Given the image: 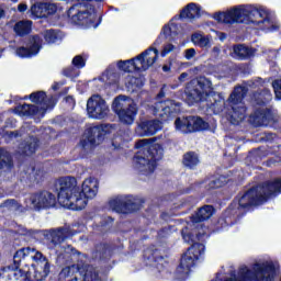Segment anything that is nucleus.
Here are the masks:
<instances>
[{
	"mask_svg": "<svg viewBox=\"0 0 281 281\" xmlns=\"http://www.w3.org/2000/svg\"><path fill=\"white\" fill-rule=\"evenodd\" d=\"M64 76H67V78H71L74 76V68L64 69Z\"/></svg>",
	"mask_w": 281,
	"mask_h": 281,
	"instance_id": "nucleus-46",
	"label": "nucleus"
},
{
	"mask_svg": "<svg viewBox=\"0 0 281 281\" xmlns=\"http://www.w3.org/2000/svg\"><path fill=\"white\" fill-rule=\"evenodd\" d=\"M182 162L187 168H194V166H199V156L195 153L189 151L184 154Z\"/></svg>",
	"mask_w": 281,
	"mask_h": 281,
	"instance_id": "nucleus-31",
	"label": "nucleus"
},
{
	"mask_svg": "<svg viewBox=\"0 0 281 281\" xmlns=\"http://www.w3.org/2000/svg\"><path fill=\"white\" fill-rule=\"evenodd\" d=\"M14 32L18 36H25V34H30L32 32V21H20L14 25Z\"/></svg>",
	"mask_w": 281,
	"mask_h": 281,
	"instance_id": "nucleus-30",
	"label": "nucleus"
},
{
	"mask_svg": "<svg viewBox=\"0 0 281 281\" xmlns=\"http://www.w3.org/2000/svg\"><path fill=\"white\" fill-rule=\"evenodd\" d=\"M80 4L72 5L68 10V16L74 21L77 25L80 23H85V19H89V13L87 11H80Z\"/></svg>",
	"mask_w": 281,
	"mask_h": 281,
	"instance_id": "nucleus-24",
	"label": "nucleus"
},
{
	"mask_svg": "<svg viewBox=\"0 0 281 281\" xmlns=\"http://www.w3.org/2000/svg\"><path fill=\"white\" fill-rule=\"evenodd\" d=\"M72 65L77 67V69H82V67L86 65L85 58L80 55L75 56L72 59Z\"/></svg>",
	"mask_w": 281,
	"mask_h": 281,
	"instance_id": "nucleus-41",
	"label": "nucleus"
},
{
	"mask_svg": "<svg viewBox=\"0 0 281 281\" xmlns=\"http://www.w3.org/2000/svg\"><path fill=\"white\" fill-rule=\"evenodd\" d=\"M186 78H188V72H182L179 77L180 82H184Z\"/></svg>",
	"mask_w": 281,
	"mask_h": 281,
	"instance_id": "nucleus-49",
	"label": "nucleus"
},
{
	"mask_svg": "<svg viewBox=\"0 0 281 281\" xmlns=\"http://www.w3.org/2000/svg\"><path fill=\"white\" fill-rule=\"evenodd\" d=\"M31 14L35 16V19H43L45 16V3H37L31 7Z\"/></svg>",
	"mask_w": 281,
	"mask_h": 281,
	"instance_id": "nucleus-35",
	"label": "nucleus"
},
{
	"mask_svg": "<svg viewBox=\"0 0 281 281\" xmlns=\"http://www.w3.org/2000/svg\"><path fill=\"white\" fill-rule=\"evenodd\" d=\"M14 113L16 115H20L21 117H25V116H30V115L41 116V114L38 113V106L32 105V104L18 105L14 109Z\"/></svg>",
	"mask_w": 281,
	"mask_h": 281,
	"instance_id": "nucleus-26",
	"label": "nucleus"
},
{
	"mask_svg": "<svg viewBox=\"0 0 281 281\" xmlns=\"http://www.w3.org/2000/svg\"><path fill=\"white\" fill-rule=\"evenodd\" d=\"M271 91L267 89L263 90V92L255 95V102H257V104H267V102H271Z\"/></svg>",
	"mask_w": 281,
	"mask_h": 281,
	"instance_id": "nucleus-36",
	"label": "nucleus"
},
{
	"mask_svg": "<svg viewBox=\"0 0 281 281\" xmlns=\"http://www.w3.org/2000/svg\"><path fill=\"white\" fill-rule=\"evenodd\" d=\"M101 80H109V82H117V74L111 71V70H106L102 77Z\"/></svg>",
	"mask_w": 281,
	"mask_h": 281,
	"instance_id": "nucleus-39",
	"label": "nucleus"
},
{
	"mask_svg": "<svg viewBox=\"0 0 281 281\" xmlns=\"http://www.w3.org/2000/svg\"><path fill=\"white\" fill-rule=\"evenodd\" d=\"M158 95H159V98H164V93L162 92H160Z\"/></svg>",
	"mask_w": 281,
	"mask_h": 281,
	"instance_id": "nucleus-54",
	"label": "nucleus"
},
{
	"mask_svg": "<svg viewBox=\"0 0 281 281\" xmlns=\"http://www.w3.org/2000/svg\"><path fill=\"white\" fill-rule=\"evenodd\" d=\"M35 179H36V181H41V177H38V176Z\"/></svg>",
	"mask_w": 281,
	"mask_h": 281,
	"instance_id": "nucleus-55",
	"label": "nucleus"
},
{
	"mask_svg": "<svg viewBox=\"0 0 281 281\" xmlns=\"http://www.w3.org/2000/svg\"><path fill=\"white\" fill-rule=\"evenodd\" d=\"M281 193V179L267 181L248 190L238 201V210H247L251 205L266 203L271 196H278Z\"/></svg>",
	"mask_w": 281,
	"mask_h": 281,
	"instance_id": "nucleus-4",
	"label": "nucleus"
},
{
	"mask_svg": "<svg viewBox=\"0 0 281 281\" xmlns=\"http://www.w3.org/2000/svg\"><path fill=\"white\" fill-rule=\"evenodd\" d=\"M112 110L117 115L121 124L131 126L137 117V103L126 95H119L112 103Z\"/></svg>",
	"mask_w": 281,
	"mask_h": 281,
	"instance_id": "nucleus-9",
	"label": "nucleus"
},
{
	"mask_svg": "<svg viewBox=\"0 0 281 281\" xmlns=\"http://www.w3.org/2000/svg\"><path fill=\"white\" fill-rule=\"evenodd\" d=\"M66 100H74L71 97L66 98Z\"/></svg>",
	"mask_w": 281,
	"mask_h": 281,
	"instance_id": "nucleus-56",
	"label": "nucleus"
},
{
	"mask_svg": "<svg viewBox=\"0 0 281 281\" xmlns=\"http://www.w3.org/2000/svg\"><path fill=\"white\" fill-rule=\"evenodd\" d=\"M188 104H194V102H201L205 98H214L216 102L225 104V98L223 94L216 93L212 81L205 77H199L196 80H192L187 85L186 89Z\"/></svg>",
	"mask_w": 281,
	"mask_h": 281,
	"instance_id": "nucleus-5",
	"label": "nucleus"
},
{
	"mask_svg": "<svg viewBox=\"0 0 281 281\" xmlns=\"http://www.w3.org/2000/svg\"><path fill=\"white\" fill-rule=\"evenodd\" d=\"M235 58L239 60H245V58H249V56H254V48H249L243 44L234 46Z\"/></svg>",
	"mask_w": 281,
	"mask_h": 281,
	"instance_id": "nucleus-28",
	"label": "nucleus"
},
{
	"mask_svg": "<svg viewBox=\"0 0 281 281\" xmlns=\"http://www.w3.org/2000/svg\"><path fill=\"white\" fill-rule=\"evenodd\" d=\"M212 56H214V58H218V56H221V47L214 46L212 49Z\"/></svg>",
	"mask_w": 281,
	"mask_h": 281,
	"instance_id": "nucleus-45",
	"label": "nucleus"
},
{
	"mask_svg": "<svg viewBox=\"0 0 281 281\" xmlns=\"http://www.w3.org/2000/svg\"><path fill=\"white\" fill-rule=\"evenodd\" d=\"M125 87L127 91H137V89H142V87H144V79H142V77L135 78L128 75L125 78Z\"/></svg>",
	"mask_w": 281,
	"mask_h": 281,
	"instance_id": "nucleus-29",
	"label": "nucleus"
},
{
	"mask_svg": "<svg viewBox=\"0 0 281 281\" xmlns=\"http://www.w3.org/2000/svg\"><path fill=\"white\" fill-rule=\"evenodd\" d=\"M250 120L255 126H269V124H276V122H278V114L265 106H261L250 115Z\"/></svg>",
	"mask_w": 281,
	"mask_h": 281,
	"instance_id": "nucleus-18",
	"label": "nucleus"
},
{
	"mask_svg": "<svg viewBox=\"0 0 281 281\" xmlns=\"http://www.w3.org/2000/svg\"><path fill=\"white\" fill-rule=\"evenodd\" d=\"M110 111L109 104L100 94H93L88 99L87 113L92 120H104Z\"/></svg>",
	"mask_w": 281,
	"mask_h": 281,
	"instance_id": "nucleus-16",
	"label": "nucleus"
},
{
	"mask_svg": "<svg viewBox=\"0 0 281 281\" xmlns=\"http://www.w3.org/2000/svg\"><path fill=\"white\" fill-rule=\"evenodd\" d=\"M18 10H19V12H25V10H27V4H25V3H20V4L18 5Z\"/></svg>",
	"mask_w": 281,
	"mask_h": 281,
	"instance_id": "nucleus-48",
	"label": "nucleus"
},
{
	"mask_svg": "<svg viewBox=\"0 0 281 281\" xmlns=\"http://www.w3.org/2000/svg\"><path fill=\"white\" fill-rule=\"evenodd\" d=\"M191 42L193 45L202 48L212 47V35H203L202 33H194L191 36Z\"/></svg>",
	"mask_w": 281,
	"mask_h": 281,
	"instance_id": "nucleus-25",
	"label": "nucleus"
},
{
	"mask_svg": "<svg viewBox=\"0 0 281 281\" xmlns=\"http://www.w3.org/2000/svg\"><path fill=\"white\" fill-rule=\"evenodd\" d=\"M180 16L181 19H196V16H201V7L196 5V3H189L181 11Z\"/></svg>",
	"mask_w": 281,
	"mask_h": 281,
	"instance_id": "nucleus-27",
	"label": "nucleus"
},
{
	"mask_svg": "<svg viewBox=\"0 0 281 281\" xmlns=\"http://www.w3.org/2000/svg\"><path fill=\"white\" fill-rule=\"evenodd\" d=\"M162 124L158 120L154 121H143L136 127V133L140 137H150L155 135L157 132L161 131Z\"/></svg>",
	"mask_w": 281,
	"mask_h": 281,
	"instance_id": "nucleus-21",
	"label": "nucleus"
},
{
	"mask_svg": "<svg viewBox=\"0 0 281 281\" xmlns=\"http://www.w3.org/2000/svg\"><path fill=\"white\" fill-rule=\"evenodd\" d=\"M225 178L220 177V178H212L211 180L205 181V188L206 190H214L216 188H223L225 184Z\"/></svg>",
	"mask_w": 281,
	"mask_h": 281,
	"instance_id": "nucleus-33",
	"label": "nucleus"
},
{
	"mask_svg": "<svg viewBox=\"0 0 281 281\" xmlns=\"http://www.w3.org/2000/svg\"><path fill=\"white\" fill-rule=\"evenodd\" d=\"M272 87H273V90H274V93H276V98L278 100H281V79L280 80H277L272 83Z\"/></svg>",
	"mask_w": 281,
	"mask_h": 281,
	"instance_id": "nucleus-43",
	"label": "nucleus"
},
{
	"mask_svg": "<svg viewBox=\"0 0 281 281\" xmlns=\"http://www.w3.org/2000/svg\"><path fill=\"white\" fill-rule=\"evenodd\" d=\"M3 16V9H0V19Z\"/></svg>",
	"mask_w": 281,
	"mask_h": 281,
	"instance_id": "nucleus-53",
	"label": "nucleus"
},
{
	"mask_svg": "<svg viewBox=\"0 0 281 281\" xmlns=\"http://www.w3.org/2000/svg\"><path fill=\"white\" fill-rule=\"evenodd\" d=\"M37 146H38V140L32 137L31 142L23 149L24 155H34V153H36Z\"/></svg>",
	"mask_w": 281,
	"mask_h": 281,
	"instance_id": "nucleus-37",
	"label": "nucleus"
},
{
	"mask_svg": "<svg viewBox=\"0 0 281 281\" xmlns=\"http://www.w3.org/2000/svg\"><path fill=\"white\" fill-rule=\"evenodd\" d=\"M94 1H102V0H94Z\"/></svg>",
	"mask_w": 281,
	"mask_h": 281,
	"instance_id": "nucleus-57",
	"label": "nucleus"
},
{
	"mask_svg": "<svg viewBox=\"0 0 281 281\" xmlns=\"http://www.w3.org/2000/svg\"><path fill=\"white\" fill-rule=\"evenodd\" d=\"M196 56V49L194 48H188L184 50V58L186 60H192Z\"/></svg>",
	"mask_w": 281,
	"mask_h": 281,
	"instance_id": "nucleus-44",
	"label": "nucleus"
},
{
	"mask_svg": "<svg viewBox=\"0 0 281 281\" xmlns=\"http://www.w3.org/2000/svg\"><path fill=\"white\" fill-rule=\"evenodd\" d=\"M27 210H47L56 205V195L49 191L35 193L25 200Z\"/></svg>",
	"mask_w": 281,
	"mask_h": 281,
	"instance_id": "nucleus-15",
	"label": "nucleus"
},
{
	"mask_svg": "<svg viewBox=\"0 0 281 281\" xmlns=\"http://www.w3.org/2000/svg\"><path fill=\"white\" fill-rule=\"evenodd\" d=\"M214 19L218 23H252L259 30H278V25L274 24L271 14L267 10L258 9L254 5L235 8L226 13H216Z\"/></svg>",
	"mask_w": 281,
	"mask_h": 281,
	"instance_id": "nucleus-2",
	"label": "nucleus"
},
{
	"mask_svg": "<svg viewBox=\"0 0 281 281\" xmlns=\"http://www.w3.org/2000/svg\"><path fill=\"white\" fill-rule=\"evenodd\" d=\"M30 98L32 102L38 104L35 106H37L41 117L45 115V111H47V109H52L56 104V100H54V98H49L47 100V95L43 91L34 92L30 95Z\"/></svg>",
	"mask_w": 281,
	"mask_h": 281,
	"instance_id": "nucleus-20",
	"label": "nucleus"
},
{
	"mask_svg": "<svg viewBox=\"0 0 281 281\" xmlns=\"http://www.w3.org/2000/svg\"><path fill=\"white\" fill-rule=\"evenodd\" d=\"M203 254H205V246L199 243L193 244L182 256L177 273L182 277L188 276L190 269L194 267L196 260H199Z\"/></svg>",
	"mask_w": 281,
	"mask_h": 281,
	"instance_id": "nucleus-12",
	"label": "nucleus"
},
{
	"mask_svg": "<svg viewBox=\"0 0 281 281\" xmlns=\"http://www.w3.org/2000/svg\"><path fill=\"white\" fill-rule=\"evenodd\" d=\"M98 188L99 183L95 178L83 180L80 189L76 178L65 177L59 179L57 201L61 207H66L67 210H85L87 207V201L98 196Z\"/></svg>",
	"mask_w": 281,
	"mask_h": 281,
	"instance_id": "nucleus-1",
	"label": "nucleus"
},
{
	"mask_svg": "<svg viewBox=\"0 0 281 281\" xmlns=\"http://www.w3.org/2000/svg\"><path fill=\"white\" fill-rule=\"evenodd\" d=\"M16 135H18V134H16L15 132H11V133L9 134V137H11V139H12V138H16Z\"/></svg>",
	"mask_w": 281,
	"mask_h": 281,
	"instance_id": "nucleus-51",
	"label": "nucleus"
},
{
	"mask_svg": "<svg viewBox=\"0 0 281 281\" xmlns=\"http://www.w3.org/2000/svg\"><path fill=\"white\" fill-rule=\"evenodd\" d=\"M172 52H177V46L173 44L167 43L164 45L160 55L164 57L168 56V54H172Z\"/></svg>",
	"mask_w": 281,
	"mask_h": 281,
	"instance_id": "nucleus-38",
	"label": "nucleus"
},
{
	"mask_svg": "<svg viewBox=\"0 0 281 281\" xmlns=\"http://www.w3.org/2000/svg\"><path fill=\"white\" fill-rule=\"evenodd\" d=\"M162 71H166V72L170 71V67L169 66H164Z\"/></svg>",
	"mask_w": 281,
	"mask_h": 281,
	"instance_id": "nucleus-52",
	"label": "nucleus"
},
{
	"mask_svg": "<svg viewBox=\"0 0 281 281\" xmlns=\"http://www.w3.org/2000/svg\"><path fill=\"white\" fill-rule=\"evenodd\" d=\"M209 124L199 116H182L175 121V128L178 133L188 135V133H196V131H205Z\"/></svg>",
	"mask_w": 281,
	"mask_h": 281,
	"instance_id": "nucleus-13",
	"label": "nucleus"
},
{
	"mask_svg": "<svg viewBox=\"0 0 281 281\" xmlns=\"http://www.w3.org/2000/svg\"><path fill=\"white\" fill-rule=\"evenodd\" d=\"M0 281H30V272L9 266L0 270Z\"/></svg>",
	"mask_w": 281,
	"mask_h": 281,
	"instance_id": "nucleus-19",
	"label": "nucleus"
},
{
	"mask_svg": "<svg viewBox=\"0 0 281 281\" xmlns=\"http://www.w3.org/2000/svg\"><path fill=\"white\" fill-rule=\"evenodd\" d=\"M111 210L123 214H132L137 212L144 205V200L134 195H116L109 201Z\"/></svg>",
	"mask_w": 281,
	"mask_h": 281,
	"instance_id": "nucleus-11",
	"label": "nucleus"
},
{
	"mask_svg": "<svg viewBox=\"0 0 281 281\" xmlns=\"http://www.w3.org/2000/svg\"><path fill=\"white\" fill-rule=\"evenodd\" d=\"M41 49V37L34 36L31 40V45L29 48L20 47L16 49L15 54L20 58H32V56H36Z\"/></svg>",
	"mask_w": 281,
	"mask_h": 281,
	"instance_id": "nucleus-23",
	"label": "nucleus"
},
{
	"mask_svg": "<svg viewBox=\"0 0 281 281\" xmlns=\"http://www.w3.org/2000/svg\"><path fill=\"white\" fill-rule=\"evenodd\" d=\"M45 16H49L52 14H56L58 11V7L55 3H45Z\"/></svg>",
	"mask_w": 281,
	"mask_h": 281,
	"instance_id": "nucleus-40",
	"label": "nucleus"
},
{
	"mask_svg": "<svg viewBox=\"0 0 281 281\" xmlns=\"http://www.w3.org/2000/svg\"><path fill=\"white\" fill-rule=\"evenodd\" d=\"M244 98L245 88L236 87L227 100L228 115L233 124L243 122L247 115V106H245V102H243Z\"/></svg>",
	"mask_w": 281,
	"mask_h": 281,
	"instance_id": "nucleus-10",
	"label": "nucleus"
},
{
	"mask_svg": "<svg viewBox=\"0 0 281 281\" xmlns=\"http://www.w3.org/2000/svg\"><path fill=\"white\" fill-rule=\"evenodd\" d=\"M216 35L218 36L220 41H225V38H227L225 33H216Z\"/></svg>",
	"mask_w": 281,
	"mask_h": 281,
	"instance_id": "nucleus-50",
	"label": "nucleus"
},
{
	"mask_svg": "<svg viewBox=\"0 0 281 281\" xmlns=\"http://www.w3.org/2000/svg\"><path fill=\"white\" fill-rule=\"evenodd\" d=\"M0 207L5 212V210H10L12 212H23L22 206L15 200H7L4 203L0 205Z\"/></svg>",
	"mask_w": 281,
	"mask_h": 281,
	"instance_id": "nucleus-34",
	"label": "nucleus"
},
{
	"mask_svg": "<svg viewBox=\"0 0 281 281\" xmlns=\"http://www.w3.org/2000/svg\"><path fill=\"white\" fill-rule=\"evenodd\" d=\"M135 146L138 151L134 157V168L142 175H153L157 168V161L164 158V147L150 143V139H140Z\"/></svg>",
	"mask_w": 281,
	"mask_h": 281,
	"instance_id": "nucleus-3",
	"label": "nucleus"
},
{
	"mask_svg": "<svg viewBox=\"0 0 281 281\" xmlns=\"http://www.w3.org/2000/svg\"><path fill=\"white\" fill-rule=\"evenodd\" d=\"M114 127L111 124H103L91 127L88 130V134L81 140L82 148H93V146H98L104 139V135H109V133H113Z\"/></svg>",
	"mask_w": 281,
	"mask_h": 281,
	"instance_id": "nucleus-14",
	"label": "nucleus"
},
{
	"mask_svg": "<svg viewBox=\"0 0 281 281\" xmlns=\"http://www.w3.org/2000/svg\"><path fill=\"white\" fill-rule=\"evenodd\" d=\"M214 214V207L212 205H204L191 217L189 227H192V232L188 233V228L182 231V237L187 243H194L196 239L201 240V236H205L207 228L203 226L202 221H207Z\"/></svg>",
	"mask_w": 281,
	"mask_h": 281,
	"instance_id": "nucleus-7",
	"label": "nucleus"
},
{
	"mask_svg": "<svg viewBox=\"0 0 281 281\" xmlns=\"http://www.w3.org/2000/svg\"><path fill=\"white\" fill-rule=\"evenodd\" d=\"M157 58H159V50L155 47H149L134 59L119 61L117 67L121 71H125L127 74L133 71H146V69L155 65Z\"/></svg>",
	"mask_w": 281,
	"mask_h": 281,
	"instance_id": "nucleus-6",
	"label": "nucleus"
},
{
	"mask_svg": "<svg viewBox=\"0 0 281 281\" xmlns=\"http://www.w3.org/2000/svg\"><path fill=\"white\" fill-rule=\"evenodd\" d=\"M70 281H100V272L93 266H81Z\"/></svg>",
	"mask_w": 281,
	"mask_h": 281,
	"instance_id": "nucleus-22",
	"label": "nucleus"
},
{
	"mask_svg": "<svg viewBox=\"0 0 281 281\" xmlns=\"http://www.w3.org/2000/svg\"><path fill=\"white\" fill-rule=\"evenodd\" d=\"M45 41L48 43H56V32L49 30L44 33Z\"/></svg>",
	"mask_w": 281,
	"mask_h": 281,
	"instance_id": "nucleus-42",
	"label": "nucleus"
},
{
	"mask_svg": "<svg viewBox=\"0 0 281 281\" xmlns=\"http://www.w3.org/2000/svg\"><path fill=\"white\" fill-rule=\"evenodd\" d=\"M26 256H31L32 260L36 262L34 279L37 281L45 280L49 276V261L47 257H44L43 252L34 248L26 247L18 250L13 256V260L14 262H21Z\"/></svg>",
	"mask_w": 281,
	"mask_h": 281,
	"instance_id": "nucleus-8",
	"label": "nucleus"
},
{
	"mask_svg": "<svg viewBox=\"0 0 281 281\" xmlns=\"http://www.w3.org/2000/svg\"><path fill=\"white\" fill-rule=\"evenodd\" d=\"M12 166V157L5 149H0V170Z\"/></svg>",
	"mask_w": 281,
	"mask_h": 281,
	"instance_id": "nucleus-32",
	"label": "nucleus"
},
{
	"mask_svg": "<svg viewBox=\"0 0 281 281\" xmlns=\"http://www.w3.org/2000/svg\"><path fill=\"white\" fill-rule=\"evenodd\" d=\"M179 111H181V105L172 100L155 103L151 108V113L160 117L164 122L170 120V117H172L175 113H179Z\"/></svg>",
	"mask_w": 281,
	"mask_h": 281,
	"instance_id": "nucleus-17",
	"label": "nucleus"
},
{
	"mask_svg": "<svg viewBox=\"0 0 281 281\" xmlns=\"http://www.w3.org/2000/svg\"><path fill=\"white\" fill-rule=\"evenodd\" d=\"M164 38H166V35L160 34V36L156 40L154 45H161L164 43Z\"/></svg>",
	"mask_w": 281,
	"mask_h": 281,
	"instance_id": "nucleus-47",
	"label": "nucleus"
}]
</instances>
